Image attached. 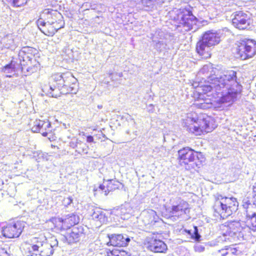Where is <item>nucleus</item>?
<instances>
[{
	"label": "nucleus",
	"instance_id": "1",
	"mask_svg": "<svg viewBox=\"0 0 256 256\" xmlns=\"http://www.w3.org/2000/svg\"><path fill=\"white\" fill-rule=\"evenodd\" d=\"M236 72L234 70L224 72L219 76H210L208 84L202 85L199 88L207 94L211 92L218 94L222 103H232L242 92V86L236 80Z\"/></svg>",
	"mask_w": 256,
	"mask_h": 256
},
{
	"label": "nucleus",
	"instance_id": "2",
	"mask_svg": "<svg viewBox=\"0 0 256 256\" xmlns=\"http://www.w3.org/2000/svg\"><path fill=\"white\" fill-rule=\"evenodd\" d=\"M61 14L56 10L45 9L37 20L40 30L45 35L52 36L58 30L64 26Z\"/></svg>",
	"mask_w": 256,
	"mask_h": 256
},
{
	"label": "nucleus",
	"instance_id": "3",
	"mask_svg": "<svg viewBox=\"0 0 256 256\" xmlns=\"http://www.w3.org/2000/svg\"><path fill=\"white\" fill-rule=\"evenodd\" d=\"M31 242L28 256H51L58 246V241L55 236L46 238L40 236L32 238Z\"/></svg>",
	"mask_w": 256,
	"mask_h": 256
},
{
	"label": "nucleus",
	"instance_id": "4",
	"mask_svg": "<svg viewBox=\"0 0 256 256\" xmlns=\"http://www.w3.org/2000/svg\"><path fill=\"white\" fill-rule=\"evenodd\" d=\"M72 78L70 74H54L52 76L50 84L44 86L42 90L50 96L54 98L58 96V92L60 90L62 92L76 94L77 90L74 88V86H70V85Z\"/></svg>",
	"mask_w": 256,
	"mask_h": 256
},
{
	"label": "nucleus",
	"instance_id": "5",
	"mask_svg": "<svg viewBox=\"0 0 256 256\" xmlns=\"http://www.w3.org/2000/svg\"><path fill=\"white\" fill-rule=\"evenodd\" d=\"M172 24L180 30L188 32L196 28L198 20L190 8H175L170 12Z\"/></svg>",
	"mask_w": 256,
	"mask_h": 256
},
{
	"label": "nucleus",
	"instance_id": "6",
	"mask_svg": "<svg viewBox=\"0 0 256 256\" xmlns=\"http://www.w3.org/2000/svg\"><path fill=\"white\" fill-rule=\"evenodd\" d=\"M238 206V202L236 198L218 195L216 197L213 208L214 212L224 219L236 212Z\"/></svg>",
	"mask_w": 256,
	"mask_h": 256
},
{
	"label": "nucleus",
	"instance_id": "7",
	"mask_svg": "<svg viewBox=\"0 0 256 256\" xmlns=\"http://www.w3.org/2000/svg\"><path fill=\"white\" fill-rule=\"evenodd\" d=\"M202 153L188 148H184L178 151V160L180 165H190L192 168H199L203 160Z\"/></svg>",
	"mask_w": 256,
	"mask_h": 256
},
{
	"label": "nucleus",
	"instance_id": "8",
	"mask_svg": "<svg viewBox=\"0 0 256 256\" xmlns=\"http://www.w3.org/2000/svg\"><path fill=\"white\" fill-rule=\"evenodd\" d=\"M226 227V232L223 234L224 240H228L230 242H236L238 240H242L245 239L244 232L248 228L243 226L244 224H242L240 221H231L228 222Z\"/></svg>",
	"mask_w": 256,
	"mask_h": 256
},
{
	"label": "nucleus",
	"instance_id": "9",
	"mask_svg": "<svg viewBox=\"0 0 256 256\" xmlns=\"http://www.w3.org/2000/svg\"><path fill=\"white\" fill-rule=\"evenodd\" d=\"M220 40V36L217 32L209 31L205 32L196 44V50L198 53L204 57L209 55L210 48L218 44Z\"/></svg>",
	"mask_w": 256,
	"mask_h": 256
},
{
	"label": "nucleus",
	"instance_id": "10",
	"mask_svg": "<svg viewBox=\"0 0 256 256\" xmlns=\"http://www.w3.org/2000/svg\"><path fill=\"white\" fill-rule=\"evenodd\" d=\"M184 124L186 130L196 136H200L212 131L208 121L204 118L196 120L194 118L188 116L184 120Z\"/></svg>",
	"mask_w": 256,
	"mask_h": 256
},
{
	"label": "nucleus",
	"instance_id": "11",
	"mask_svg": "<svg viewBox=\"0 0 256 256\" xmlns=\"http://www.w3.org/2000/svg\"><path fill=\"white\" fill-rule=\"evenodd\" d=\"M237 56L244 60L251 58L256 54V42L252 40L244 38L238 42Z\"/></svg>",
	"mask_w": 256,
	"mask_h": 256
},
{
	"label": "nucleus",
	"instance_id": "12",
	"mask_svg": "<svg viewBox=\"0 0 256 256\" xmlns=\"http://www.w3.org/2000/svg\"><path fill=\"white\" fill-rule=\"evenodd\" d=\"M25 223L22 221H17L13 224H10L4 228L2 234L6 238H18L22 232Z\"/></svg>",
	"mask_w": 256,
	"mask_h": 256
},
{
	"label": "nucleus",
	"instance_id": "13",
	"mask_svg": "<svg viewBox=\"0 0 256 256\" xmlns=\"http://www.w3.org/2000/svg\"><path fill=\"white\" fill-rule=\"evenodd\" d=\"M251 23L250 16L242 12H237L234 14L232 24L239 30H245L248 28Z\"/></svg>",
	"mask_w": 256,
	"mask_h": 256
},
{
	"label": "nucleus",
	"instance_id": "14",
	"mask_svg": "<svg viewBox=\"0 0 256 256\" xmlns=\"http://www.w3.org/2000/svg\"><path fill=\"white\" fill-rule=\"evenodd\" d=\"M145 246L148 250L156 253H165L168 250L166 244L162 240L154 237L147 238Z\"/></svg>",
	"mask_w": 256,
	"mask_h": 256
},
{
	"label": "nucleus",
	"instance_id": "15",
	"mask_svg": "<svg viewBox=\"0 0 256 256\" xmlns=\"http://www.w3.org/2000/svg\"><path fill=\"white\" fill-rule=\"evenodd\" d=\"M56 226L61 230L70 228L71 226H78L79 218L74 214H70L64 218H58L54 219Z\"/></svg>",
	"mask_w": 256,
	"mask_h": 256
},
{
	"label": "nucleus",
	"instance_id": "16",
	"mask_svg": "<svg viewBox=\"0 0 256 256\" xmlns=\"http://www.w3.org/2000/svg\"><path fill=\"white\" fill-rule=\"evenodd\" d=\"M122 184L116 180H104L103 184L99 185L98 187L94 188V191L98 192L107 196L110 192L118 189Z\"/></svg>",
	"mask_w": 256,
	"mask_h": 256
},
{
	"label": "nucleus",
	"instance_id": "17",
	"mask_svg": "<svg viewBox=\"0 0 256 256\" xmlns=\"http://www.w3.org/2000/svg\"><path fill=\"white\" fill-rule=\"evenodd\" d=\"M18 57L19 60H18L20 64V67L21 68L22 72H24V70H26L27 72L31 74L36 70L37 68L34 66L32 67L30 66L26 67V66H28L32 64V60L30 59V56L28 57V56H27V54L23 52L22 48L19 52Z\"/></svg>",
	"mask_w": 256,
	"mask_h": 256
},
{
	"label": "nucleus",
	"instance_id": "18",
	"mask_svg": "<svg viewBox=\"0 0 256 256\" xmlns=\"http://www.w3.org/2000/svg\"><path fill=\"white\" fill-rule=\"evenodd\" d=\"M190 211L188 204L180 198H178L176 204H173L170 211L172 214L180 216L187 214Z\"/></svg>",
	"mask_w": 256,
	"mask_h": 256
},
{
	"label": "nucleus",
	"instance_id": "19",
	"mask_svg": "<svg viewBox=\"0 0 256 256\" xmlns=\"http://www.w3.org/2000/svg\"><path fill=\"white\" fill-rule=\"evenodd\" d=\"M109 242L107 243L108 246H126L130 241V238L126 236L121 234H114L108 236Z\"/></svg>",
	"mask_w": 256,
	"mask_h": 256
},
{
	"label": "nucleus",
	"instance_id": "20",
	"mask_svg": "<svg viewBox=\"0 0 256 256\" xmlns=\"http://www.w3.org/2000/svg\"><path fill=\"white\" fill-rule=\"evenodd\" d=\"M158 37H154L152 42L155 43L154 48L159 52L169 50L168 45V38L170 37L168 34H165L164 32H159Z\"/></svg>",
	"mask_w": 256,
	"mask_h": 256
},
{
	"label": "nucleus",
	"instance_id": "21",
	"mask_svg": "<svg viewBox=\"0 0 256 256\" xmlns=\"http://www.w3.org/2000/svg\"><path fill=\"white\" fill-rule=\"evenodd\" d=\"M219 72H220L217 68H212V66L209 64L204 66L198 72V74L200 76L204 75L205 77L202 78H206L208 80L210 76H219Z\"/></svg>",
	"mask_w": 256,
	"mask_h": 256
},
{
	"label": "nucleus",
	"instance_id": "22",
	"mask_svg": "<svg viewBox=\"0 0 256 256\" xmlns=\"http://www.w3.org/2000/svg\"><path fill=\"white\" fill-rule=\"evenodd\" d=\"M20 68V64L18 59L12 58L10 62L2 68V72L4 73L6 76L11 77V74H13L16 70Z\"/></svg>",
	"mask_w": 256,
	"mask_h": 256
},
{
	"label": "nucleus",
	"instance_id": "23",
	"mask_svg": "<svg viewBox=\"0 0 256 256\" xmlns=\"http://www.w3.org/2000/svg\"><path fill=\"white\" fill-rule=\"evenodd\" d=\"M253 180H254L255 182L253 186V191L252 196H250V194L243 200V206L246 209H250L254 205L256 206V178L253 179Z\"/></svg>",
	"mask_w": 256,
	"mask_h": 256
},
{
	"label": "nucleus",
	"instance_id": "24",
	"mask_svg": "<svg viewBox=\"0 0 256 256\" xmlns=\"http://www.w3.org/2000/svg\"><path fill=\"white\" fill-rule=\"evenodd\" d=\"M79 226H74L72 228L70 232L67 235L66 238L69 243H74L80 240Z\"/></svg>",
	"mask_w": 256,
	"mask_h": 256
},
{
	"label": "nucleus",
	"instance_id": "25",
	"mask_svg": "<svg viewBox=\"0 0 256 256\" xmlns=\"http://www.w3.org/2000/svg\"><path fill=\"white\" fill-rule=\"evenodd\" d=\"M246 210L247 222L249 224L248 226H246V228H248L246 231L250 229L256 231V213L255 212L251 213L249 212L250 209Z\"/></svg>",
	"mask_w": 256,
	"mask_h": 256
},
{
	"label": "nucleus",
	"instance_id": "26",
	"mask_svg": "<svg viewBox=\"0 0 256 256\" xmlns=\"http://www.w3.org/2000/svg\"><path fill=\"white\" fill-rule=\"evenodd\" d=\"M183 232L189 235L192 240H194L196 242H200V240L201 236L198 233V226H194V230H188L186 229H184Z\"/></svg>",
	"mask_w": 256,
	"mask_h": 256
},
{
	"label": "nucleus",
	"instance_id": "27",
	"mask_svg": "<svg viewBox=\"0 0 256 256\" xmlns=\"http://www.w3.org/2000/svg\"><path fill=\"white\" fill-rule=\"evenodd\" d=\"M92 218L94 220L99 222L100 223H104L106 220V218L104 212L100 210H96L92 214Z\"/></svg>",
	"mask_w": 256,
	"mask_h": 256
},
{
	"label": "nucleus",
	"instance_id": "28",
	"mask_svg": "<svg viewBox=\"0 0 256 256\" xmlns=\"http://www.w3.org/2000/svg\"><path fill=\"white\" fill-rule=\"evenodd\" d=\"M2 42L4 43V46L6 48H10L14 50L16 48V44L14 40L12 38V36H7L6 37L2 39Z\"/></svg>",
	"mask_w": 256,
	"mask_h": 256
},
{
	"label": "nucleus",
	"instance_id": "29",
	"mask_svg": "<svg viewBox=\"0 0 256 256\" xmlns=\"http://www.w3.org/2000/svg\"><path fill=\"white\" fill-rule=\"evenodd\" d=\"M52 128L50 122L48 120H44V124L40 128V133L43 136H46L48 134L52 132Z\"/></svg>",
	"mask_w": 256,
	"mask_h": 256
},
{
	"label": "nucleus",
	"instance_id": "30",
	"mask_svg": "<svg viewBox=\"0 0 256 256\" xmlns=\"http://www.w3.org/2000/svg\"><path fill=\"white\" fill-rule=\"evenodd\" d=\"M131 212V208L128 204L122 206L118 212L122 219L125 220L128 218V215Z\"/></svg>",
	"mask_w": 256,
	"mask_h": 256
},
{
	"label": "nucleus",
	"instance_id": "31",
	"mask_svg": "<svg viewBox=\"0 0 256 256\" xmlns=\"http://www.w3.org/2000/svg\"><path fill=\"white\" fill-rule=\"evenodd\" d=\"M226 253L233 255H240L242 254V248H240L239 245L235 244L232 246H228L226 248Z\"/></svg>",
	"mask_w": 256,
	"mask_h": 256
},
{
	"label": "nucleus",
	"instance_id": "32",
	"mask_svg": "<svg viewBox=\"0 0 256 256\" xmlns=\"http://www.w3.org/2000/svg\"><path fill=\"white\" fill-rule=\"evenodd\" d=\"M23 52L27 56H28V57L30 56V59L33 60L34 59V55L37 52V50L33 48L30 47V46H26L22 48Z\"/></svg>",
	"mask_w": 256,
	"mask_h": 256
},
{
	"label": "nucleus",
	"instance_id": "33",
	"mask_svg": "<svg viewBox=\"0 0 256 256\" xmlns=\"http://www.w3.org/2000/svg\"><path fill=\"white\" fill-rule=\"evenodd\" d=\"M81 238H82V240L87 241L91 236L92 234L90 232L89 228L85 226L84 228L82 227L81 228Z\"/></svg>",
	"mask_w": 256,
	"mask_h": 256
},
{
	"label": "nucleus",
	"instance_id": "34",
	"mask_svg": "<svg viewBox=\"0 0 256 256\" xmlns=\"http://www.w3.org/2000/svg\"><path fill=\"white\" fill-rule=\"evenodd\" d=\"M44 120H36L34 122L33 126L32 128V132H40V128L42 126V124H44Z\"/></svg>",
	"mask_w": 256,
	"mask_h": 256
},
{
	"label": "nucleus",
	"instance_id": "35",
	"mask_svg": "<svg viewBox=\"0 0 256 256\" xmlns=\"http://www.w3.org/2000/svg\"><path fill=\"white\" fill-rule=\"evenodd\" d=\"M201 108L207 109L212 107V104L210 99H207L204 100L203 102L198 104Z\"/></svg>",
	"mask_w": 256,
	"mask_h": 256
},
{
	"label": "nucleus",
	"instance_id": "36",
	"mask_svg": "<svg viewBox=\"0 0 256 256\" xmlns=\"http://www.w3.org/2000/svg\"><path fill=\"white\" fill-rule=\"evenodd\" d=\"M194 250L196 252H203L205 250V247L204 246L201 244H196L194 247Z\"/></svg>",
	"mask_w": 256,
	"mask_h": 256
},
{
	"label": "nucleus",
	"instance_id": "37",
	"mask_svg": "<svg viewBox=\"0 0 256 256\" xmlns=\"http://www.w3.org/2000/svg\"><path fill=\"white\" fill-rule=\"evenodd\" d=\"M72 200L70 197H68L64 199L63 204L65 206H68L72 202Z\"/></svg>",
	"mask_w": 256,
	"mask_h": 256
},
{
	"label": "nucleus",
	"instance_id": "38",
	"mask_svg": "<svg viewBox=\"0 0 256 256\" xmlns=\"http://www.w3.org/2000/svg\"><path fill=\"white\" fill-rule=\"evenodd\" d=\"M82 138L83 140H86V141L89 143L92 142L94 140L93 137L91 136H86L83 134Z\"/></svg>",
	"mask_w": 256,
	"mask_h": 256
},
{
	"label": "nucleus",
	"instance_id": "39",
	"mask_svg": "<svg viewBox=\"0 0 256 256\" xmlns=\"http://www.w3.org/2000/svg\"><path fill=\"white\" fill-rule=\"evenodd\" d=\"M142 214H144L145 216L150 215L154 216L156 214V212L152 210H150L147 211L143 212Z\"/></svg>",
	"mask_w": 256,
	"mask_h": 256
},
{
	"label": "nucleus",
	"instance_id": "40",
	"mask_svg": "<svg viewBox=\"0 0 256 256\" xmlns=\"http://www.w3.org/2000/svg\"><path fill=\"white\" fill-rule=\"evenodd\" d=\"M0 256H9V254L4 249L0 248Z\"/></svg>",
	"mask_w": 256,
	"mask_h": 256
},
{
	"label": "nucleus",
	"instance_id": "41",
	"mask_svg": "<svg viewBox=\"0 0 256 256\" xmlns=\"http://www.w3.org/2000/svg\"><path fill=\"white\" fill-rule=\"evenodd\" d=\"M226 250H220V252H221V254L222 256H225L226 254H226Z\"/></svg>",
	"mask_w": 256,
	"mask_h": 256
},
{
	"label": "nucleus",
	"instance_id": "42",
	"mask_svg": "<svg viewBox=\"0 0 256 256\" xmlns=\"http://www.w3.org/2000/svg\"><path fill=\"white\" fill-rule=\"evenodd\" d=\"M130 2H133L134 4H135L136 2H138L139 3H141L140 0H129Z\"/></svg>",
	"mask_w": 256,
	"mask_h": 256
},
{
	"label": "nucleus",
	"instance_id": "43",
	"mask_svg": "<svg viewBox=\"0 0 256 256\" xmlns=\"http://www.w3.org/2000/svg\"><path fill=\"white\" fill-rule=\"evenodd\" d=\"M70 146L71 147H72L73 148H74L75 146H76V145L74 144V143L72 142L70 143Z\"/></svg>",
	"mask_w": 256,
	"mask_h": 256
},
{
	"label": "nucleus",
	"instance_id": "44",
	"mask_svg": "<svg viewBox=\"0 0 256 256\" xmlns=\"http://www.w3.org/2000/svg\"><path fill=\"white\" fill-rule=\"evenodd\" d=\"M153 107H154V106H153V104H150V105L148 106V108H153Z\"/></svg>",
	"mask_w": 256,
	"mask_h": 256
},
{
	"label": "nucleus",
	"instance_id": "45",
	"mask_svg": "<svg viewBox=\"0 0 256 256\" xmlns=\"http://www.w3.org/2000/svg\"><path fill=\"white\" fill-rule=\"evenodd\" d=\"M118 76L120 77H121V76H122V72L118 73Z\"/></svg>",
	"mask_w": 256,
	"mask_h": 256
},
{
	"label": "nucleus",
	"instance_id": "46",
	"mask_svg": "<svg viewBox=\"0 0 256 256\" xmlns=\"http://www.w3.org/2000/svg\"><path fill=\"white\" fill-rule=\"evenodd\" d=\"M112 256V252H110V254H108V256Z\"/></svg>",
	"mask_w": 256,
	"mask_h": 256
}]
</instances>
